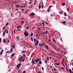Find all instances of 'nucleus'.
I'll return each mask as SVG.
<instances>
[{
	"instance_id": "13",
	"label": "nucleus",
	"mask_w": 73,
	"mask_h": 73,
	"mask_svg": "<svg viewBox=\"0 0 73 73\" xmlns=\"http://www.w3.org/2000/svg\"><path fill=\"white\" fill-rule=\"evenodd\" d=\"M3 51H4V50H2L1 51V52H0V55H1V54H2V53H3Z\"/></svg>"
},
{
	"instance_id": "51",
	"label": "nucleus",
	"mask_w": 73,
	"mask_h": 73,
	"mask_svg": "<svg viewBox=\"0 0 73 73\" xmlns=\"http://www.w3.org/2000/svg\"><path fill=\"white\" fill-rule=\"evenodd\" d=\"M25 71L24 70V71H23V73H25Z\"/></svg>"
},
{
	"instance_id": "36",
	"label": "nucleus",
	"mask_w": 73,
	"mask_h": 73,
	"mask_svg": "<svg viewBox=\"0 0 73 73\" xmlns=\"http://www.w3.org/2000/svg\"><path fill=\"white\" fill-rule=\"evenodd\" d=\"M36 4H37V2H36L34 4V5H36Z\"/></svg>"
},
{
	"instance_id": "62",
	"label": "nucleus",
	"mask_w": 73,
	"mask_h": 73,
	"mask_svg": "<svg viewBox=\"0 0 73 73\" xmlns=\"http://www.w3.org/2000/svg\"><path fill=\"white\" fill-rule=\"evenodd\" d=\"M38 29L39 30H40V28L39 27L38 28Z\"/></svg>"
},
{
	"instance_id": "19",
	"label": "nucleus",
	"mask_w": 73,
	"mask_h": 73,
	"mask_svg": "<svg viewBox=\"0 0 73 73\" xmlns=\"http://www.w3.org/2000/svg\"><path fill=\"white\" fill-rule=\"evenodd\" d=\"M24 23V21H22L21 22V24H23V23Z\"/></svg>"
},
{
	"instance_id": "59",
	"label": "nucleus",
	"mask_w": 73,
	"mask_h": 73,
	"mask_svg": "<svg viewBox=\"0 0 73 73\" xmlns=\"http://www.w3.org/2000/svg\"><path fill=\"white\" fill-rule=\"evenodd\" d=\"M10 52H11L9 51H7V53H10Z\"/></svg>"
},
{
	"instance_id": "33",
	"label": "nucleus",
	"mask_w": 73,
	"mask_h": 73,
	"mask_svg": "<svg viewBox=\"0 0 73 73\" xmlns=\"http://www.w3.org/2000/svg\"><path fill=\"white\" fill-rule=\"evenodd\" d=\"M2 40L1 38H0V44L1 43V42Z\"/></svg>"
},
{
	"instance_id": "9",
	"label": "nucleus",
	"mask_w": 73,
	"mask_h": 73,
	"mask_svg": "<svg viewBox=\"0 0 73 73\" xmlns=\"http://www.w3.org/2000/svg\"><path fill=\"white\" fill-rule=\"evenodd\" d=\"M16 41H18L19 40V37L18 36L16 37Z\"/></svg>"
},
{
	"instance_id": "54",
	"label": "nucleus",
	"mask_w": 73,
	"mask_h": 73,
	"mask_svg": "<svg viewBox=\"0 0 73 73\" xmlns=\"http://www.w3.org/2000/svg\"><path fill=\"white\" fill-rule=\"evenodd\" d=\"M16 31V30H15L14 31V33H15L16 32L15 31Z\"/></svg>"
},
{
	"instance_id": "38",
	"label": "nucleus",
	"mask_w": 73,
	"mask_h": 73,
	"mask_svg": "<svg viewBox=\"0 0 73 73\" xmlns=\"http://www.w3.org/2000/svg\"><path fill=\"white\" fill-rule=\"evenodd\" d=\"M43 46V44H42V43H41L40 44V46Z\"/></svg>"
},
{
	"instance_id": "3",
	"label": "nucleus",
	"mask_w": 73,
	"mask_h": 73,
	"mask_svg": "<svg viewBox=\"0 0 73 73\" xmlns=\"http://www.w3.org/2000/svg\"><path fill=\"white\" fill-rule=\"evenodd\" d=\"M20 66H21V63H19V64H17V69L18 70H19V68Z\"/></svg>"
},
{
	"instance_id": "5",
	"label": "nucleus",
	"mask_w": 73,
	"mask_h": 73,
	"mask_svg": "<svg viewBox=\"0 0 73 73\" xmlns=\"http://www.w3.org/2000/svg\"><path fill=\"white\" fill-rule=\"evenodd\" d=\"M66 70H67L68 71H69V72L70 73H72V70H71V69H70L69 70H68V68H66Z\"/></svg>"
},
{
	"instance_id": "50",
	"label": "nucleus",
	"mask_w": 73,
	"mask_h": 73,
	"mask_svg": "<svg viewBox=\"0 0 73 73\" xmlns=\"http://www.w3.org/2000/svg\"><path fill=\"white\" fill-rule=\"evenodd\" d=\"M64 59H63L62 60V62H64Z\"/></svg>"
},
{
	"instance_id": "23",
	"label": "nucleus",
	"mask_w": 73,
	"mask_h": 73,
	"mask_svg": "<svg viewBox=\"0 0 73 73\" xmlns=\"http://www.w3.org/2000/svg\"><path fill=\"white\" fill-rule=\"evenodd\" d=\"M15 53H13V54H12L11 55V56H12L13 57V56H15Z\"/></svg>"
},
{
	"instance_id": "17",
	"label": "nucleus",
	"mask_w": 73,
	"mask_h": 73,
	"mask_svg": "<svg viewBox=\"0 0 73 73\" xmlns=\"http://www.w3.org/2000/svg\"><path fill=\"white\" fill-rule=\"evenodd\" d=\"M18 60L20 61H23V59H22L21 60V59H18Z\"/></svg>"
},
{
	"instance_id": "27",
	"label": "nucleus",
	"mask_w": 73,
	"mask_h": 73,
	"mask_svg": "<svg viewBox=\"0 0 73 73\" xmlns=\"http://www.w3.org/2000/svg\"><path fill=\"white\" fill-rule=\"evenodd\" d=\"M25 52H26V51H22L21 52V53H25Z\"/></svg>"
},
{
	"instance_id": "41",
	"label": "nucleus",
	"mask_w": 73,
	"mask_h": 73,
	"mask_svg": "<svg viewBox=\"0 0 73 73\" xmlns=\"http://www.w3.org/2000/svg\"><path fill=\"white\" fill-rule=\"evenodd\" d=\"M46 47L47 48V49H48V46L46 45Z\"/></svg>"
},
{
	"instance_id": "29",
	"label": "nucleus",
	"mask_w": 73,
	"mask_h": 73,
	"mask_svg": "<svg viewBox=\"0 0 73 73\" xmlns=\"http://www.w3.org/2000/svg\"><path fill=\"white\" fill-rule=\"evenodd\" d=\"M3 42H5V43H6V41H5V39H3Z\"/></svg>"
},
{
	"instance_id": "8",
	"label": "nucleus",
	"mask_w": 73,
	"mask_h": 73,
	"mask_svg": "<svg viewBox=\"0 0 73 73\" xmlns=\"http://www.w3.org/2000/svg\"><path fill=\"white\" fill-rule=\"evenodd\" d=\"M40 59L39 58L37 59H36L35 60V61L36 62H38V61H40Z\"/></svg>"
},
{
	"instance_id": "26",
	"label": "nucleus",
	"mask_w": 73,
	"mask_h": 73,
	"mask_svg": "<svg viewBox=\"0 0 73 73\" xmlns=\"http://www.w3.org/2000/svg\"><path fill=\"white\" fill-rule=\"evenodd\" d=\"M33 35V33H31V36H32Z\"/></svg>"
},
{
	"instance_id": "21",
	"label": "nucleus",
	"mask_w": 73,
	"mask_h": 73,
	"mask_svg": "<svg viewBox=\"0 0 73 73\" xmlns=\"http://www.w3.org/2000/svg\"><path fill=\"white\" fill-rule=\"evenodd\" d=\"M48 32H49V31H46L45 32V34H47V33H48Z\"/></svg>"
},
{
	"instance_id": "45",
	"label": "nucleus",
	"mask_w": 73,
	"mask_h": 73,
	"mask_svg": "<svg viewBox=\"0 0 73 73\" xmlns=\"http://www.w3.org/2000/svg\"><path fill=\"white\" fill-rule=\"evenodd\" d=\"M7 30H5V31H4V33H5L6 32H7Z\"/></svg>"
},
{
	"instance_id": "10",
	"label": "nucleus",
	"mask_w": 73,
	"mask_h": 73,
	"mask_svg": "<svg viewBox=\"0 0 73 73\" xmlns=\"http://www.w3.org/2000/svg\"><path fill=\"white\" fill-rule=\"evenodd\" d=\"M59 13L60 15H62V14L63 13V12L62 11H60L59 12Z\"/></svg>"
},
{
	"instance_id": "15",
	"label": "nucleus",
	"mask_w": 73,
	"mask_h": 73,
	"mask_svg": "<svg viewBox=\"0 0 73 73\" xmlns=\"http://www.w3.org/2000/svg\"><path fill=\"white\" fill-rule=\"evenodd\" d=\"M32 3H33V1H30L29 3V4H33Z\"/></svg>"
},
{
	"instance_id": "64",
	"label": "nucleus",
	"mask_w": 73,
	"mask_h": 73,
	"mask_svg": "<svg viewBox=\"0 0 73 73\" xmlns=\"http://www.w3.org/2000/svg\"><path fill=\"white\" fill-rule=\"evenodd\" d=\"M38 73H41L40 72H38Z\"/></svg>"
},
{
	"instance_id": "40",
	"label": "nucleus",
	"mask_w": 73,
	"mask_h": 73,
	"mask_svg": "<svg viewBox=\"0 0 73 73\" xmlns=\"http://www.w3.org/2000/svg\"><path fill=\"white\" fill-rule=\"evenodd\" d=\"M53 41H54V42H55L56 41V40H55V39H53Z\"/></svg>"
},
{
	"instance_id": "2",
	"label": "nucleus",
	"mask_w": 73,
	"mask_h": 73,
	"mask_svg": "<svg viewBox=\"0 0 73 73\" xmlns=\"http://www.w3.org/2000/svg\"><path fill=\"white\" fill-rule=\"evenodd\" d=\"M27 31H25L24 32V36H28V35H29V33H28V32H27Z\"/></svg>"
},
{
	"instance_id": "7",
	"label": "nucleus",
	"mask_w": 73,
	"mask_h": 73,
	"mask_svg": "<svg viewBox=\"0 0 73 73\" xmlns=\"http://www.w3.org/2000/svg\"><path fill=\"white\" fill-rule=\"evenodd\" d=\"M35 14V13H31L30 15V16H34Z\"/></svg>"
},
{
	"instance_id": "57",
	"label": "nucleus",
	"mask_w": 73,
	"mask_h": 73,
	"mask_svg": "<svg viewBox=\"0 0 73 73\" xmlns=\"http://www.w3.org/2000/svg\"><path fill=\"white\" fill-rule=\"evenodd\" d=\"M61 64L63 65H64V63H63V62H62Z\"/></svg>"
},
{
	"instance_id": "34",
	"label": "nucleus",
	"mask_w": 73,
	"mask_h": 73,
	"mask_svg": "<svg viewBox=\"0 0 73 73\" xmlns=\"http://www.w3.org/2000/svg\"><path fill=\"white\" fill-rule=\"evenodd\" d=\"M45 63L46 64V63H47V60H45Z\"/></svg>"
},
{
	"instance_id": "60",
	"label": "nucleus",
	"mask_w": 73,
	"mask_h": 73,
	"mask_svg": "<svg viewBox=\"0 0 73 73\" xmlns=\"http://www.w3.org/2000/svg\"><path fill=\"white\" fill-rule=\"evenodd\" d=\"M8 31H7V32H6V33H8Z\"/></svg>"
},
{
	"instance_id": "61",
	"label": "nucleus",
	"mask_w": 73,
	"mask_h": 73,
	"mask_svg": "<svg viewBox=\"0 0 73 73\" xmlns=\"http://www.w3.org/2000/svg\"><path fill=\"white\" fill-rule=\"evenodd\" d=\"M38 45H39V46H40V45H41V43L39 44Z\"/></svg>"
},
{
	"instance_id": "12",
	"label": "nucleus",
	"mask_w": 73,
	"mask_h": 73,
	"mask_svg": "<svg viewBox=\"0 0 73 73\" xmlns=\"http://www.w3.org/2000/svg\"><path fill=\"white\" fill-rule=\"evenodd\" d=\"M16 7L17 8H19V7H20V6L17 5H16Z\"/></svg>"
},
{
	"instance_id": "31",
	"label": "nucleus",
	"mask_w": 73,
	"mask_h": 73,
	"mask_svg": "<svg viewBox=\"0 0 73 73\" xmlns=\"http://www.w3.org/2000/svg\"><path fill=\"white\" fill-rule=\"evenodd\" d=\"M47 60H49V57H48V56H47Z\"/></svg>"
},
{
	"instance_id": "32",
	"label": "nucleus",
	"mask_w": 73,
	"mask_h": 73,
	"mask_svg": "<svg viewBox=\"0 0 73 73\" xmlns=\"http://www.w3.org/2000/svg\"><path fill=\"white\" fill-rule=\"evenodd\" d=\"M65 65H66V66H67L66 68H68V64H67V63H66V64H65Z\"/></svg>"
},
{
	"instance_id": "49",
	"label": "nucleus",
	"mask_w": 73,
	"mask_h": 73,
	"mask_svg": "<svg viewBox=\"0 0 73 73\" xmlns=\"http://www.w3.org/2000/svg\"><path fill=\"white\" fill-rule=\"evenodd\" d=\"M67 11H69V8H68Z\"/></svg>"
},
{
	"instance_id": "35",
	"label": "nucleus",
	"mask_w": 73,
	"mask_h": 73,
	"mask_svg": "<svg viewBox=\"0 0 73 73\" xmlns=\"http://www.w3.org/2000/svg\"><path fill=\"white\" fill-rule=\"evenodd\" d=\"M41 6H40V5H39V9H40V8H41Z\"/></svg>"
},
{
	"instance_id": "14",
	"label": "nucleus",
	"mask_w": 73,
	"mask_h": 73,
	"mask_svg": "<svg viewBox=\"0 0 73 73\" xmlns=\"http://www.w3.org/2000/svg\"><path fill=\"white\" fill-rule=\"evenodd\" d=\"M64 15L65 16H67V15H66V13H64Z\"/></svg>"
},
{
	"instance_id": "11",
	"label": "nucleus",
	"mask_w": 73,
	"mask_h": 73,
	"mask_svg": "<svg viewBox=\"0 0 73 73\" xmlns=\"http://www.w3.org/2000/svg\"><path fill=\"white\" fill-rule=\"evenodd\" d=\"M61 23H63V24H65V23H66V22L64 21H62V22H61Z\"/></svg>"
},
{
	"instance_id": "30",
	"label": "nucleus",
	"mask_w": 73,
	"mask_h": 73,
	"mask_svg": "<svg viewBox=\"0 0 73 73\" xmlns=\"http://www.w3.org/2000/svg\"><path fill=\"white\" fill-rule=\"evenodd\" d=\"M31 41H33V37H32L31 38Z\"/></svg>"
},
{
	"instance_id": "28",
	"label": "nucleus",
	"mask_w": 73,
	"mask_h": 73,
	"mask_svg": "<svg viewBox=\"0 0 73 73\" xmlns=\"http://www.w3.org/2000/svg\"><path fill=\"white\" fill-rule=\"evenodd\" d=\"M8 24H9V23H7L6 24V27H7V26H8Z\"/></svg>"
},
{
	"instance_id": "43",
	"label": "nucleus",
	"mask_w": 73,
	"mask_h": 73,
	"mask_svg": "<svg viewBox=\"0 0 73 73\" xmlns=\"http://www.w3.org/2000/svg\"><path fill=\"white\" fill-rule=\"evenodd\" d=\"M6 28V27H4L3 28V29H5Z\"/></svg>"
},
{
	"instance_id": "55",
	"label": "nucleus",
	"mask_w": 73,
	"mask_h": 73,
	"mask_svg": "<svg viewBox=\"0 0 73 73\" xmlns=\"http://www.w3.org/2000/svg\"><path fill=\"white\" fill-rule=\"evenodd\" d=\"M38 35H36V37H38Z\"/></svg>"
},
{
	"instance_id": "16",
	"label": "nucleus",
	"mask_w": 73,
	"mask_h": 73,
	"mask_svg": "<svg viewBox=\"0 0 73 73\" xmlns=\"http://www.w3.org/2000/svg\"><path fill=\"white\" fill-rule=\"evenodd\" d=\"M62 6H64L65 5V3H62Z\"/></svg>"
},
{
	"instance_id": "22",
	"label": "nucleus",
	"mask_w": 73,
	"mask_h": 73,
	"mask_svg": "<svg viewBox=\"0 0 73 73\" xmlns=\"http://www.w3.org/2000/svg\"><path fill=\"white\" fill-rule=\"evenodd\" d=\"M13 50V48H11L10 49V52H12V51Z\"/></svg>"
},
{
	"instance_id": "39",
	"label": "nucleus",
	"mask_w": 73,
	"mask_h": 73,
	"mask_svg": "<svg viewBox=\"0 0 73 73\" xmlns=\"http://www.w3.org/2000/svg\"><path fill=\"white\" fill-rule=\"evenodd\" d=\"M54 72H56V68H54Z\"/></svg>"
},
{
	"instance_id": "42",
	"label": "nucleus",
	"mask_w": 73,
	"mask_h": 73,
	"mask_svg": "<svg viewBox=\"0 0 73 73\" xmlns=\"http://www.w3.org/2000/svg\"><path fill=\"white\" fill-rule=\"evenodd\" d=\"M29 28V27H26V29H28Z\"/></svg>"
},
{
	"instance_id": "53",
	"label": "nucleus",
	"mask_w": 73,
	"mask_h": 73,
	"mask_svg": "<svg viewBox=\"0 0 73 73\" xmlns=\"http://www.w3.org/2000/svg\"><path fill=\"white\" fill-rule=\"evenodd\" d=\"M21 70H19L18 71V72H20V71H21Z\"/></svg>"
},
{
	"instance_id": "24",
	"label": "nucleus",
	"mask_w": 73,
	"mask_h": 73,
	"mask_svg": "<svg viewBox=\"0 0 73 73\" xmlns=\"http://www.w3.org/2000/svg\"><path fill=\"white\" fill-rule=\"evenodd\" d=\"M20 27H21V26H17V29H18V28H20Z\"/></svg>"
},
{
	"instance_id": "18",
	"label": "nucleus",
	"mask_w": 73,
	"mask_h": 73,
	"mask_svg": "<svg viewBox=\"0 0 73 73\" xmlns=\"http://www.w3.org/2000/svg\"><path fill=\"white\" fill-rule=\"evenodd\" d=\"M55 65H60V63H55Z\"/></svg>"
},
{
	"instance_id": "56",
	"label": "nucleus",
	"mask_w": 73,
	"mask_h": 73,
	"mask_svg": "<svg viewBox=\"0 0 73 73\" xmlns=\"http://www.w3.org/2000/svg\"><path fill=\"white\" fill-rule=\"evenodd\" d=\"M68 18L70 20V16H68Z\"/></svg>"
},
{
	"instance_id": "52",
	"label": "nucleus",
	"mask_w": 73,
	"mask_h": 73,
	"mask_svg": "<svg viewBox=\"0 0 73 73\" xmlns=\"http://www.w3.org/2000/svg\"><path fill=\"white\" fill-rule=\"evenodd\" d=\"M23 54V55L24 57H25V54Z\"/></svg>"
},
{
	"instance_id": "63",
	"label": "nucleus",
	"mask_w": 73,
	"mask_h": 73,
	"mask_svg": "<svg viewBox=\"0 0 73 73\" xmlns=\"http://www.w3.org/2000/svg\"><path fill=\"white\" fill-rule=\"evenodd\" d=\"M13 48H15V46H12Z\"/></svg>"
},
{
	"instance_id": "20",
	"label": "nucleus",
	"mask_w": 73,
	"mask_h": 73,
	"mask_svg": "<svg viewBox=\"0 0 73 73\" xmlns=\"http://www.w3.org/2000/svg\"><path fill=\"white\" fill-rule=\"evenodd\" d=\"M39 63L40 64H42V62H41V60H40L39 62Z\"/></svg>"
},
{
	"instance_id": "1",
	"label": "nucleus",
	"mask_w": 73,
	"mask_h": 73,
	"mask_svg": "<svg viewBox=\"0 0 73 73\" xmlns=\"http://www.w3.org/2000/svg\"><path fill=\"white\" fill-rule=\"evenodd\" d=\"M34 42L35 43V48L37 46V45L38 44V43H39V41L37 39H36V38L34 39Z\"/></svg>"
},
{
	"instance_id": "37",
	"label": "nucleus",
	"mask_w": 73,
	"mask_h": 73,
	"mask_svg": "<svg viewBox=\"0 0 73 73\" xmlns=\"http://www.w3.org/2000/svg\"><path fill=\"white\" fill-rule=\"evenodd\" d=\"M37 38V39H38V40H39V39H40V37L38 36V38Z\"/></svg>"
},
{
	"instance_id": "4",
	"label": "nucleus",
	"mask_w": 73,
	"mask_h": 73,
	"mask_svg": "<svg viewBox=\"0 0 73 73\" xmlns=\"http://www.w3.org/2000/svg\"><path fill=\"white\" fill-rule=\"evenodd\" d=\"M23 62L24 61V60H25V57H24L23 56H21V57L20 58H19L18 59H20V60H21V59H23Z\"/></svg>"
},
{
	"instance_id": "48",
	"label": "nucleus",
	"mask_w": 73,
	"mask_h": 73,
	"mask_svg": "<svg viewBox=\"0 0 73 73\" xmlns=\"http://www.w3.org/2000/svg\"><path fill=\"white\" fill-rule=\"evenodd\" d=\"M57 60L56 59L54 61V62H56V61H57Z\"/></svg>"
},
{
	"instance_id": "44",
	"label": "nucleus",
	"mask_w": 73,
	"mask_h": 73,
	"mask_svg": "<svg viewBox=\"0 0 73 73\" xmlns=\"http://www.w3.org/2000/svg\"><path fill=\"white\" fill-rule=\"evenodd\" d=\"M50 16L52 17V16H53V14H51L50 15Z\"/></svg>"
},
{
	"instance_id": "6",
	"label": "nucleus",
	"mask_w": 73,
	"mask_h": 73,
	"mask_svg": "<svg viewBox=\"0 0 73 73\" xmlns=\"http://www.w3.org/2000/svg\"><path fill=\"white\" fill-rule=\"evenodd\" d=\"M32 65H34L35 62V61L33 60V59L32 60Z\"/></svg>"
},
{
	"instance_id": "46",
	"label": "nucleus",
	"mask_w": 73,
	"mask_h": 73,
	"mask_svg": "<svg viewBox=\"0 0 73 73\" xmlns=\"http://www.w3.org/2000/svg\"><path fill=\"white\" fill-rule=\"evenodd\" d=\"M32 29H35V27H32Z\"/></svg>"
},
{
	"instance_id": "25",
	"label": "nucleus",
	"mask_w": 73,
	"mask_h": 73,
	"mask_svg": "<svg viewBox=\"0 0 73 73\" xmlns=\"http://www.w3.org/2000/svg\"><path fill=\"white\" fill-rule=\"evenodd\" d=\"M42 25H43V27H44V24H45V23H42Z\"/></svg>"
},
{
	"instance_id": "58",
	"label": "nucleus",
	"mask_w": 73,
	"mask_h": 73,
	"mask_svg": "<svg viewBox=\"0 0 73 73\" xmlns=\"http://www.w3.org/2000/svg\"><path fill=\"white\" fill-rule=\"evenodd\" d=\"M52 6H50L49 7V8H51L52 7Z\"/></svg>"
},
{
	"instance_id": "47",
	"label": "nucleus",
	"mask_w": 73,
	"mask_h": 73,
	"mask_svg": "<svg viewBox=\"0 0 73 73\" xmlns=\"http://www.w3.org/2000/svg\"><path fill=\"white\" fill-rule=\"evenodd\" d=\"M5 33H4L3 34V36H4V35H5Z\"/></svg>"
}]
</instances>
